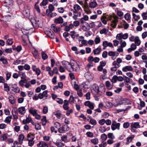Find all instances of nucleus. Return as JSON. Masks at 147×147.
Returning <instances> with one entry per match:
<instances>
[{"instance_id":"23","label":"nucleus","mask_w":147,"mask_h":147,"mask_svg":"<svg viewBox=\"0 0 147 147\" xmlns=\"http://www.w3.org/2000/svg\"><path fill=\"white\" fill-rule=\"evenodd\" d=\"M27 80L24 78L22 80H21L19 82V84L22 87H23L24 86V84L25 83Z\"/></svg>"},{"instance_id":"3","label":"nucleus","mask_w":147,"mask_h":147,"mask_svg":"<svg viewBox=\"0 0 147 147\" xmlns=\"http://www.w3.org/2000/svg\"><path fill=\"white\" fill-rule=\"evenodd\" d=\"M54 7L52 4H50L49 6V9L46 10V13L47 16L50 17H53V13L52 12L54 9Z\"/></svg>"},{"instance_id":"14","label":"nucleus","mask_w":147,"mask_h":147,"mask_svg":"<svg viewBox=\"0 0 147 147\" xmlns=\"http://www.w3.org/2000/svg\"><path fill=\"white\" fill-rule=\"evenodd\" d=\"M136 48V45L134 43H132L131 44V47L127 49V51L128 53H130L132 51H134L135 50Z\"/></svg>"},{"instance_id":"54","label":"nucleus","mask_w":147,"mask_h":147,"mask_svg":"<svg viewBox=\"0 0 147 147\" xmlns=\"http://www.w3.org/2000/svg\"><path fill=\"white\" fill-rule=\"evenodd\" d=\"M54 126L57 129H59V128L60 127V124L58 122H56L54 124Z\"/></svg>"},{"instance_id":"34","label":"nucleus","mask_w":147,"mask_h":147,"mask_svg":"<svg viewBox=\"0 0 147 147\" xmlns=\"http://www.w3.org/2000/svg\"><path fill=\"white\" fill-rule=\"evenodd\" d=\"M13 42V39L11 38H8L6 42V44L9 45H11Z\"/></svg>"},{"instance_id":"64","label":"nucleus","mask_w":147,"mask_h":147,"mask_svg":"<svg viewBox=\"0 0 147 147\" xmlns=\"http://www.w3.org/2000/svg\"><path fill=\"white\" fill-rule=\"evenodd\" d=\"M48 108L47 106H45L43 108V112L44 114H46L48 112Z\"/></svg>"},{"instance_id":"55","label":"nucleus","mask_w":147,"mask_h":147,"mask_svg":"<svg viewBox=\"0 0 147 147\" xmlns=\"http://www.w3.org/2000/svg\"><path fill=\"white\" fill-rule=\"evenodd\" d=\"M131 108V107L128 106L125 109H119L117 110V111H118V112H122V111H127V110Z\"/></svg>"},{"instance_id":"25","label":"nucleus","mask_w":147,"mask_h":147,"mask_svg":"<svg viewBox=\"0 0 147 147\" xmlns=\"http://www.w3.org/2000/svg\"><path fill=\"white\" fill-rule=\"evenodd\" d=\"M7 134H3L2 136L0 137V140L1 141H5L7 138Z\"/></svg>"},{"instance_id":"38","label":"nucleus","mask_w":147,"mask_h":147,"mask_svg":"<svg viewBox=\"0 0 147 147\" xmlns=\"http://www.w3.org/2000/svg\"><path fill=\"white\" fill-rule=\"evenodd\" d=\"M56 145L58 147H63L64 146V144L61 142H56L55 143Z\"/></svg>"},{"instance_id":"46","label":"nucleus","mask_w":147,"mask_h":147,"mask_svg":"<svg viewBox=\"0 0 147 147\" xmlns=\"http://www.w3.org/2000/svg\"><path fill=\"white\" fill-rule=\"evenodd\" d=\"M132 15L133 16V18L135 21H137L138 20L140 19V18L139 16L138 15H136L134 13H133Z\"/></svg>"},{"instance_id":"21","label":"nucleus","mask_w":147,"mask_h":147,"mask_svg":"<svg viewBox=\"0 0 147 147\" xmlns=\"http://www.w3.org/2000/svg\"><path fill=\"white\" fill-rule=\"evenodd\" d=\"M91 143L93 144L94 145L97 144L98 143V139L97 138H95L90 140Z\"/></svg>"},{"instance_id":"31","label":"nucleus","mask_w":147,"mask_h":147,"mask_svg":"<svg viewBox=\"0 0 147 147\" xmlns=\"http://www.w3.org/2000/svg\"><path fill=\"white\" fill-rule=\"evenodd\" d=\"M11 116H8L6 117L5 119L4 120V122L7 123H10L11 120Z\"/></svg>"},{"instance_id":"44","label":"nucleus","mask_w":147,"mask_h":147,"mask_svg":"<svg viewBox=\"0 0 147 147\" xmlns=\"http://www.w3.org/2000/svg\"><path fill=\"white\" fill-rule=\"evenodd\" d=\"M106 86L109 89H111L112 88L110 82L109 81H107L106 82Z\"/></svg>"},{"instance_id":"39","label":"nucleus","mask_w":147,"mask_h":147,"mask_svg":"<svg viewBox=\"0 0 147 147\" xmlns=\"http://www.w3.org/2000/svg\"><path fill=\"white\" fill-rule=\"evenodd\" d=\"M117 76L114 75L111 81L113 83H115L117 82Z\"/></svg>"},{"instance_id":"36","label":"nucleus","mask_w":147,"mask_h":147,"mask_svg":"<svg viewBox=\"0 0 147 147\" xmlns=\"http://www.w3.org/2000/svg\"><path fill=\"white\" fill-rule=\"evenodd\" d=\"M107 18L106 16H102L100 20L102 23L104 24H107V22L105 19Z\"/></svg>"},{"instance_id":"51","label":"nucleus","mask_w":147,"mask_h":147,"mask_svg":"<svg viewBox=\"0 0 147 147\" xmlns=\"http://www.w3.org/2000/svg\"><path fill=\"white\" fill-rule=\"evenodd\" d=\"M5 21H8L11 19V16L10 15H6L4 16Z\"/></svg>"},{"instance_id":"22","label":"nucleus","mask_w":147,"mask_h":147,"mask_svg":"<svg viewBox=\"0 0 147 147\" xmlns=\"http://www.w3.org/2000/svg\"><path fill=\"white\" fill-rule=\"evenodd\" d=\"M42 124L43 125H45L47 121L46 119V117L45 116H43V118L41 119Z\"/></svg>"},{"instance_id":"37","label":"nucleus","mask_w":147,"mask_h":147,"mask_svg":"<svg viewBox=\"0 0 147 147\" xmlns=\"http://www.w3.org/2000/svg\"><path fill=\"white\" fill-rule=\"evenodd\" d=\"M101 138L103 141H105L107 139V136L105 134H102L100 136Z\"/></svg>"},{"instance_id":"48","label":"nucleus","mask_w":147,"mask_h":147,"mask_svg":"<svg viewBox=\"0 0 147 147\" xmlns=\"http://www.w3.org/2000/svg\"><path fill=\"white\" fill-rule=\"evenodd\" d=\"M4 87L5 91L8 92L9 90V88L7 84L4 83Z\"/></svg>"},{"instance_id":"59","label":"nucleus","mask_w":147,"mask_h":147,"mask_svg":"<svg viewBox=\"0 0 147 147\" xmlns=\"http://www.w3.org/2000/svg\"><path fill=\"white\" fill-rule=\"evenodd\" d=\"M113 139H109L107 141V143L108 144H111L114 143V142L113 140Z\"/></svg>"},{"instance_id":"49","label":"nucleus","mask_w":147,"mask_h":147,"mask_svg":"<svg viewBox=\"0 0 147 147\" xmlns=\"http://www.w3.org/2000/svg\"><path fill=\"white\" fill-rule=\"evenodd\" d=\"M122 33L119 34L117 35L116 38L117 39L122 41Z\"/></svg>"},{"instance_id":"61","label":"nucleus","mask_w":147,"mask_h":147,"mask_svg":"<svg viewBox=\"0 0 147 147\" xmlns=\"http://www.w3.org/2000/svg\"><path fill=\"white\" fill-rule=\"evenodd\" d=\"M33 54L35 58H37L38 57L39 55L37 52L36 51H34L33 53Z\"/></svg>"},{"instance_id":"8","label":"nucleus","mask_w":147,"mask_h":147,"mask_svg":"<svg viewBox=\"0 0 147 147\" xmlns=\"http://www.w3.org/2000/svg\"><path fill=\"white\" fill-rule=\"evenodd\" d=\"M84 105L88 107L91 109H94V103L89 101H86L84 103Z\"/></svg>"},{"instance_id":"50","label":"nucleus","mask_w":147,"mask_h":147,"mask_svg":"<svg viewBox=\"0 0 147 147\" xmlns=\"http://www.w3.org/2000/svg\"><path fill=\"white\" fill-rule=\"evenodd\" d=\"M35 126V129L36 130H39L41 129V126L38 123L36 124Z\"/></svg>"},{"instance_id":"53","label":"nucleus","mask_w":147,"mask_h":147,"mask_svg":"<svg viewBox=\"0 0 147 147\" xmlns=\"http://www.w3.org/2000/svg\"><path fill=\"white\" fill-rule=\"evenodd\" d=\"M90 123L92 125H95L97 123L96 120L93 119H91L90 120Z\"/></svg>"},{"instance_id":"2","label":"nucleus","mask_w":147,"mask_h":147,"mask_svg":"<svg viewBox=\"0 0 147 147\" xmlns=\"http://www.w3.org/2000/svg\"><path fill=\"white\" fill-rule=\"evenodd\" d=\"M91 92L92 94L95 95L99 94L100 92L99 88L97 85L96 84H93L91 87Z\"/></svg>"},{"instance_id":"45","label":"nucleus","mask_w":147,"mask_h":147,"mask_svg":"<svg viewBox=\"0 0 147 147\" xmlns=\"http://www.w3.org/2000/svg\"><path fill=\"white\" fill-rule=\"evenodd\" d=\"M1 61H2V63L4 64H6L7 63V60L5 58L4 56L1 57Z\"/></svg>"},{"instance_id":"35","label":"nucleus","mask_w":147,"mask_h":147,"mask_svg":"<svg viewBox=\"0 0 147 147\" xmlns=\"http://www.w3.org/2000/svg\"><path fill=\"white\" fill-rule=\"evenodd\" d=\"M107 136L108 138L110 139H114L115 138V136L113 133H108Z\"/></svg>"},{"instance_id":"24","label":"nucleus","mask_w":147,"mask_h":147,"mask_svg":"<svg viewBox=\"0 0 147 147\" xmlns=\"http://www.w3.org/2000/svg\"><path fill=\"white\" fill-rule=\"evenodd\" d=\"M9 100L11 104H13L14 103L15 100L14 97L12 95H11L9 97Z\"/></svg>"},{"instance_id":"41","label":"nucleus","mask_w":147,"mask_h":147,"mask_svg":"<svg viewBox=\"0 0 147 147\" xmlns=\"http://www.w3.org/2000/svg\"><path fill=\"white\" fill-rule=\"evenodd\" d=\"M108 30H107L105 28H104L100 31V33L101 34H106L108 32Z\"/></svg>"},{"instance_id":"10","label":"nucleus","mask_w":147,"mask_h":147,"mask_svg":"<svg viewBox=\"0 0 147 147\" xmlns=\"http://www.w3.org/2000/svg\"><path fill=\"white\" fill-rule=\"evenodd\" d=\"M37 146L38 147H49L46 142L42 141L40 142L37 144Z\"/></svg>"},{"instance_id":"43","label":"nucleus","mask_w":147,"mask_h":147,"mask_svg":"<svg viewBox=\"0 0 147 147\" xmlns=\"http://www.w3.org/2000/svg\"><path fill=\"white\" fill-rule=\"evenodd\" d=\"M86 135L88 137L92 138L93 137L94 135L93 133L90 131H88L86 133Z\"/></svg>"},{"instance_id":"20","label":"nucleus","mask_w":147,"mask_h":147,"mask_svg":"<svg viewBox=\"0 0 147 147\" xmlns=\"http://www.w3.org/2000/svg\"><path fill=\"white\" fill-rule=\"evenodd\" d=\"M23 13L25 16L28 17L30 14V10L28 9H24L23 11Z\"/></svg>"},{"instance_id":"4","label":"nucleus","mask_w":147,"mask_h":147,"mask_svg":"<svg viewBox=\"0 0 147 147\" xmlns=\"http://www.w3.org/2000/svg\"><path fill=\"white\" fill-rule=\"evenodd\" d=\"M140 127L139 122L132 123L131 125V130L132 132H135L136 129L140 128Z\"/></svg>"},{"instance_id":"32","label":"nucleus","mask_w":147,"mask_h":147,"mask_svg":"<svg viewBox=\"0 0 147 147\" xmlns=\"http://www.w3.org/2000/svg\"><path fill=\"white\" fill-rule=\"evenodd\" d=\"M95 43L96 44L99 43L100 42V38L98 35L96 37L94 40Z\"/></svg>"},{"instance_id":"47","label":"nucleus","mask_w":147,"mask_h":147,"mask_svg":"<svg viewBox=\"0 0 147 147\" xmlns=\"http://www.w3.org/2000/svg\"><path fill=\"white\" fill-rule=\"evenodd\" d=\"M130 15L128 13L126 14L125 16V18L127 20H130L131 18Z\"/></svg>"},{"instance_id":"62","label":"nucleus","mask_w":147,"mask_h":147,"mask_svg":"<svg viewBox=\"0 0 147 147\" xmlns=\"http://www.w3.org/2000/svg\"><path fill=\"white\" fill-rule=\"evenodd\" d=\"M116 22L117 21L116 20H113L112 21L111 25L113 28H115L116 27L117 25Z\"/></svg>"},{"instance_id":"58","label":"nucleus","mask_w":147,"mask_h":147,"mask_svg":"<svg viewBox=\"0 0 147 147\" xmlns=\"http://www.w3.org/2000/svg\"><path fill=\"white\" fill-rule=\"evenodd\" d=\"M122 38L124 39H127L128 36V34L127 33H125L124 34H123L122 33Z\"/></svg>"},{"instance_id":"57","label":"nucleus","mask_w":147,"mask_h":147,"mask_svg":"<svg viewBox=\"0 0 147 147\" xmlns=\"http://www.w3.org/2000/svg\"><path fill=\"white\" fill-rule=\"evenodd\" d=\"M30 66L27 64H25L24 66V69L26 70H29L30 69Z\"/></svg>"},{"instance_id":"16","label":"nucleus","mask_w":147,"mask_h":147,"mask_svg":"<svg viewBox=\"0 0 147 147\" xmlns=\"http://www.w3.org/2000/svg\"><path fill=\"white\" fill-rule=\"evenodd\" d=\"M101 49L98 47L93 50V52L94 55H98L99 54L101 51Z\"/></svg>"},{"instance_id":"28","label":"nucleus","mask_w":147,"mask_h":147,"mask_svg":"<svg viewBox=\"0 0 147 147\" xmlns=\"http://www.w3.org/2000/svg\"><path fill=\"white\" fill-rule=\"evenodd\" d=\"M54 114L58 119H60L61 118V114L60 111H58L54 113Z\"/></svg>"},{"instance_id":"40","label":"nucleus","mask_w":147,"mask_h":147,"mask_svg":"<svg viewBox=\"0 0 147 147\" xmlns=\"http://www.w3.org/2000/svg\"><path fill=\"white\" fill-rule=\"evenodd\" d=\"M38 2H37L35 3L34 5V8L36 10V11L38 12V13H40V11L39 7L38 5H37V4H38Z\"/></svg>"},{"instance_id":"19","label":"nucleus","mask_w":147,"mask_h":147,"mask_svg":"<svg viewBox=\"0 0 147 147\" xmlns=\"http://www.w3.org/2000/svg\"><path fill=\"white\" fill-rule=\"evenodd\" d=\"M51 27L52 30L55 32H57L60 30V28L56 27L55 25V24L51 25Z\"/></svg>"},{"instance_id":"26","label":"nucleus","mask_w":147,"mask_h":147,"mask_svg":"<svg viewBox=\"0 0 147 147\" xmlns=\"http://www.w3.org/2000/svg\"><path fill=\"white\" fill-rule=\"evenodd\" d=\"M141 41L139 39L138 36H136L135 38V43L136 45L139 46L140 44Z\"/></svg>"},{"instance_id":"5","label":"nucleus","mask_w":147,"mask_h":147,"mask_svg":"<svg viewBox=\"0 0 147 147\" xmlns=\"http://www.w3.org/2000/svg\"><path fill=\"white\" fill-rule=\"evenodd\" d=\"M120 125L119 123H117L115 121H113L111 125V129L113 131L116 129L119 130Z\"/></svg>"},{"instance_id":"33","label":"nucleus","mask_w":147,"mask_h":147,"mask_svg":"<svg viewBox=\"0 0 147 147\" xmlns=\"http://www.w3.org/2000/svg\"><path fill=\"white\" fill-rule=\"evenodd\" d=\"M12 88V91L16 93H19L20 91V89L18 87H13Z\"/></svg>"},{"instance_id":"29","label":"nucleus","mask_w":147,"mask_h":147,"mask_svg":"<svg viewBox=\"0 0 147 147\" xmlns=\"http://www.w3.org/2000/svg\"><path fill=\"white\" fill-rule=\"evenodd\" d=\"M34 136L33 135L28 134L27 136V140L28 141L32 140L34 139Z\"/></svg>"},{"instance_id":"30","label":"nucleus","mask_w":147,"mask_h":147,"mask_svg":"<svg viewBox=\"0 0 147 147\" xmlns=\"http://www.w3.org/2000/svg\"><path fill=\"white\" fill-rule=\"evenodd\" d=\"M134 135H131L130 136L128 137L127 138V141L128 143L131 142L132 140L133 139L134 137Z\"/></svg>"},{"instance_id":"63","label":"nucleus","mask_w":147,"mask_h":147,"mask_svg":"<svg viewBox=\"0 0 147 147\" xmlns=\"http://www.w3.org/2000/svg\"><path fill=\"white\" fill-rule=\"evenodd\" d=\"M105 122V120L104 119L100 120L99 121V123L101 125H103Z\"/></svg>"},{"instance_id":"27","label":"nucleus","mask_w":147,"mask_h":147,"mask_svg":"<svg viewBox=\"0 0 147 147\" xmlns=\"http://www.w3.org/2000/svg\"><path fill=\"white\" fill-rule=\"evenodd\" d=\"M113 104L111 102H105V107L106 108H109L112 107Z\"/></svg>"},{"instance_id":"9","label":"nucleus","mask_w":147,"mask_h":147,"mask_svg":"<svg viewBox=\"0 0 147 147\" xmlns=\"http://www.w3.org/2000/svg\"><path fill=\"white\" fill-rule=\"evenodd\" d=\"M18 111L19 113L21 115H24L26 111L24 107H21L18 109Z\"/></svg>"},{"instance_id":"13","label":"nucleus","mask_w":147,"mask_h":147,"mask_svg":"<svg viewBox=\"0 0 147 147\" xmlns=\"http://www.w3.org/2000/svg\"><path fill=\"white\" fill-rule=\"evenodd\" d=\"M63 22V20L61 16L56 18L55 20V22L57 24L62 23Z\"/></svg>"},{"instance_id":"6","label":"nucleus","mask_w":147,"mask_h":147,"mask_svg":"<svg viewBox=\"0 0 147 147\" xmlns=\"http://www.w3.org/2000/svg\"><path fill=\"white\" fill-rule=\"evenodd\" d=\"M69 129V127L67 125H65L59 128V132L60 133H65Z\"/></svg>"},{"instance_id":"11","label":"nucleus","mask_w":147,"mask_h":147,"mask_svg":"<svg viewBox=\"0 0 147 147\" xmlns=\"http://www.w3.org/2000/svg\"><path fill=\"white\" fill-rule=\"evenodd\" d=\"M122 70L124 72H127L128 71H132L133 68L131 66H127L123 67Z\"/></svg>"},{"instance_id":"60","label":"nucleus","mask_w":147,"mask_h":147,"mask_svg":"<svg viewBox=\"0 0 147 147\" xmlns=\"http://www.w3.org/2000/svg\"><path fill=\"white\" fill-rule=\"evenodd\" d=\"M7 125L5 123H1L0 124V129H3L6 127Z\"/></svg>"},{"instance_id":"7","label":"nucleus","mask_w":147,"mask_h":147,"mask_svg":"<svg viewBox=\"0 0 147 147\" xmlns=\"http://www.w3.org/2000/svg\"><path fill=\"white\" fill-rule=\"evenodd\" d=\"M73 8L74 11H73V13H76L78 11H79L80 10L82 11V9L81 7L78 4H75L74 5Z\"/></svg>"},{"instance_id":"56","label":"nucleus","mask_w":147,"mask_h":147,"mask_svg":"<svg viewBox=\"0 0 147 147\" xmlns=\"http://www.w3.org/2000/svg\"><path fill=\"white\" fill-rule=\"evenodd\" d=\"M129 126V124L128 122L125 123L123 124V127L125 128H127Z\"/></svg>"},{"instance_id":"15","label":"nucleus","mask_w":147,"mask_h":147,"mask_svg":"<svg viewBox=\"0 0 147 147\" xmlns=\"http://www.w3.org/2000/svg\"><path fill=\"white\" fill-rule=\"evenodd\" d=\"M37 110L36 109H34L32 107H31L29 110V113L34 116L37 113Z\"/></svg>"},{"instance_id":"52","label":"nucleus","mask_w":147,"mask_h":147,"mask_svg":"<svg viewBox=\"0 0 147 147\" xmlns=\"http://www.w3.org/2000/svg\"><path fill=\"white\" fill-rule=\"evenodd\" d=\"M124 80L125 82L129 83L130 82V78L126 76H124Z\"/></svg>"},{"instance_id":"1","label":"nucleus","mask_w":147,"mask_h":147,"mask_svg":"<svg viewBox=\"0 0 147 147\" xmlns=\"http://www.w3.org/2000/svg\"><path fill=\"white\" fill-rule=\"evenodd\" d=\"M62 64L69 71L71 72L77 70L78 65L75 62L69 63L66 61H63L62 62Z\"/></svg>"},{"instance_id":"12","label":"nucleus","mask_w":147,"mask_h":147,"mask_svg":"<svg viewBox=\"0 0 147 147\" xmlns=\"http://www.w3.org/2000/svg\"><path fill=\"white\" fill-rule=\"evenodd\" d=\"M108 55L110 56L114 57L115 56H117L119 55V53L116 52L110 51L108 53ZM112 59H115V58H113V57H112Z\"/></svg>"},{"instance_id":"42","label":"nucleus","mask_w":147,"mask_h":147,"mask_svg":"<svg viewBox=\"0 0 147 147\" xmlns=\"http://www.w3.org/2000/svg\"><path fill=\"white\" fill-rule=\"evenodd\" d=\"M42 59L44 60H46L48 58V56L44 52H42Z\"/></svg>"},{"instance_id":"17","label":"nucleus","mask_w":147,"mask_h":147,"mask_svg":"<svg viewBox=\"0 0 147 147\" xmlns=\"http://www.w3.org/2000/svg\"><path fill=\"white\" fill-rule=\"evenodd\" d=\"M97 5V3L95 1L90 2L89 3L90 7L92 8L95 7Z\"/></svg>"},{"instance_id":"18","label":"nucleus","mask_w":147,"mask_h":147,"mask_svg":"<svg viewBox=\"0 0 147 147\" xmlns=\"http://www.w3.org/2000/svg\"><path fill=\"white\" fill-rule=\"evenodd\" d=\"M24 136L22 134H20L18 136V142L20 144L22 143L23 140L24 139Z\"/></svg>"}]
</instances>
